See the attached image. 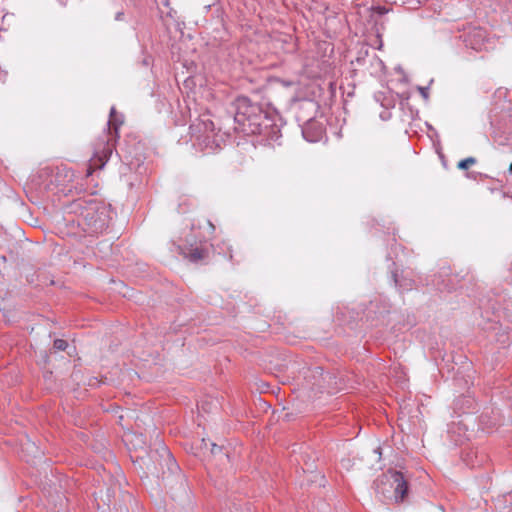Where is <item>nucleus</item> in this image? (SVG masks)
Wrapping results in <instances>:
<instances>
[{
  "label": "nucleus",
  "mask_w": 512,
  "mask_h": 512,
  "mask_svg": "<svg viewBox=\"0 0 512 512\" xmlns=\"http://www.w3.org/2000/svg\"><path fill=\"white\" fill-rule=\"evenodd\" d=\"M122 120L117 115L114 107L111 108L108 121V132L98 141L95 147L94 156L91 159V166L102 168L112 154L114 143L118 138V129Z\"/></svg>",
  "instance_id": "obj_1"
},
{
  "label": "nucleus",
  "mask_w": 512,
  "mask_h": 512,
  "mask_svg": "<svg viewBox=\"0 0 512 512\" xmlns=\"http://www.w3.org/2000/svg\"><path fill=\"white\" fill-rule=\"evenodd\" d=\"M262 117L260 107L248 98L240 97L236 100L235 120L244 127L247 126L251 133H261L259 120Z\"/></svg>",
  "instance_id": "obj_2"
},
{
  "label": "nucleus",
  "mask_w": 512,
  "mask_h": 512,
  "mask_svg": "<svg viewBox=\"0 0 512 512\" xmlns=\"http://www.w3.org/2000/svg\"><path fill=\"white\" fill-rule=\"evenodd\" d=\"M387 485L393 488L396 502H402L405 499L408 493V483L401 472L389 470L375 482L377 492L384 496L388 492Z\"/></svg>",
  "instance_id": "obj_3"
},
{
  "label": "nucleus",
  "mask_w": 512,
  "mask_h": 512,
  "mask_svg": "<svg viewBox=\"0 0 512 512\" xmlns=\"http://www.w3.org/2000/svg\"><path fill=\"white\" fill-rule=\"evenodd\" d=\"M486 39V32L480 27H472L464 35V42L474 50H481Z\"/></svg>",
  "instance_id": "obj_4"
},
{
  "label": "nucleus",
  "mask_w": 512,
  "mask_h": 512,
  "mask_svg": "<svg viewBox=\"0 0 512 512\" xmlns=\"http://www.w3.org/2000/svg\"><path fill=\"white\" fill-rule=\"evenodd\" d=\"M207 254V250L200 247H190L186 251H183L184 257L192 262H198L205 259Z\"/></svg>",
  "instance_id": "obj_5"
},
{
  "label": "nucleus",
  "mask_w": 512,
  "mask_h": 512,
  "mask_svg": "<svg viewBox=\"0 0 512 512\" xmlns=\"http://www.w3.org/2000/svg\"><path fill=\"white\" fill-rule=\"evenodd\" d=\"M85 218L90 220V224L92 225L93 231H98V230L103 229L106 224L105 221L101 218L94 219L93 216L90 217L89 211H87Z\"/></svg>",
  "instance_id": "obj_6"
},
{
  "label": "nucleus",
  "mask_w": 512,
  "mask_h": 512,
  "mask_svg": "<svg viewBox=\"0 0 512 512\" xmlns=\"http://www.w3.org/2000/svg\"><path fill=\"white\" fill-rule=\"evenodd\" d=\"M475 163H476V159L473 157H469V158L461 160L458 163V168L463 169V170L468 169L470 166L474 165Z\"/></svg>",
  "instance_id": "obj_7"
},
{
  "label": "nucleus",
  "mask_w": 512,
  "mask_h": 512,
  "mask_svg": "<svg viewBox=\"0 0 512 512\" xmlns=\"http://www.w3.org/2000/svg\"><path fill=\"white\" fill-rule=\"evenodd\" d=\"M313 125H314L313 123H308V124H306V125L303 127V130H302L303 136H304L308 141H311V142H313V141H316V140H317V138H316V137H315V138H312V137H309V136H308L309 129H310V127H312Z\"/></svg>",
  "instance_id": "obj_8"
},
{
  "label": "nucleus",
  "mask_w": 512,
  "mask_h": 512,
  "mask_svg": "<svg viewBox=\"0 0 512 512\" xmlns=\"http://www.w3.org/2000/svg\"><path fill=\"white\" fill-rule=\"evenodd\" d=\"M67 347V342L63 339H57L54 341V348L60 351L65 350Z\"/></svg>",
  "instance_id": "obj_9"
},
{
  "label": "nucleus",
  "mask_w": 512,
  "mask_h": 512,
  "mask_svg": "<svg viewBox=\"0 0 512 512\" xmlns=\"http://www.w3.org/2000/svg\"><path fill=\"white\" fill-rule=\"evenodd\" d=\"M419 91H420L421 95H422L424 98H428V90H427V88L420 87V88H419Z\"/></svg>",
  "instance_id": "obj_10"
},
{
  "label": "nucleus",
  "mask_w": 512,
  "mask_h": 512,
  "mask_svg": "<svg viewBox=\"0 0 512 512\" xmlns=\"http://www.w3.org/2000/svg\"><path fill=\"white\" fill-rule=\"evenodd\" d=\"M376 9L379 14H384L386 12V9L382 7H377Z\"/></svg>",
  "instance_id": "obj_11"
},
{
  "label": "nucleus",
  "mask_w": 512,
  "mask_h": 512,
  "mask_svg": "<svg viewBox=\"0 0 512 512\" xmlns=\"http://www.w3.org/2000/svg\"><path fill=\"white\" fill-rule=\"evenodd\" d=\"M197 140L199 141V145L202 146L201 137L200 136H197Z\"/></svg>",
  "instance_id": "obj_12"
},
{
  "label": "nucleus",
  "mask_w": 512,
  "mask_h": 512,
  "mask_svg": "<svg viewBox=\"0 0 512 512\" xmlns=\"http://www.w3.org/2000/svg\"><path fill=\"white\" fill-rule=\"evenodd\" d=\"M30 447L37 449L34 444H29V447H27V449H29Z\"/></svg>",
  "instance_id": "obj_13"
},
{
  "label": "nucleus",
  "mask_w": 512,
  "mask_h": 512,
  "mask_svg": "<svg viewBox=\"0 0 512 512\" xmlns=\"http://www.w3.org/2000/svg\"><path fill=\"white\" fill-rule=\"evenodd\" d=\"M204 147L205 148H208L209 147V141L207 143L204 144Z\"/></svg>",
  "instance_id": "obj_14"
},
{
  "label": "nucleus",
  "mask_w": 512,
  "mask_h": 512,
  "mask_svg": "<svg viewBox=\"0 0 512 512\" xmlns=\"http://www.w3.org/2000/svg\"><path fill=\"white\" fill-rule=\"evenodd\" d=\"M209 138H210V136H209V135H207V136L205 137L204 142H205L206 140H209Z\"/></svg>",
  "instance_id": "obj_15"
},
{
  "label": "nucleus",
  "mask_w": 512,
  "mask_h": 512,
  "mask_svg": "<svg viewBox=\"0 0 512 512\" xmlns=\"http://www.w3.org/2000/svg\"><path fill=\"white\" fill-rule=\"evenodd\" d=\"M509 171L512 172V163L509 166Z\"/></svg>",
  "instance_id": "obj_16"
}]
</instances>
